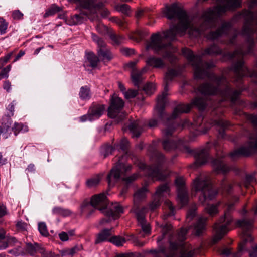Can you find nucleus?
<instances>
[{
  "label": "nucleus",
  "instance_id": "nucleus-1",
  "mask_svg": "<svg viewBox=\"0 0 257 257\" xmlns=\"http://www.w3.org/2000/svg\"><path fill=\"white\" fill-rule=\"evenodd\" d=\"M182 54L185 57L194 69V76L196 79L207 78L208 82L204 83L198 87V91L205 96L214 97L218 96L221 100L217 102L205 100L201 97H196L190 104L178 105L174 109L169 117L164 113V109L166 101L168 85L169 83L181 74L179 69H170L168 70L164 77V90L157 99L156 111L160 120L167 119L168 121L175 119L183 113L188 112L192 106H196L200 110H203L207 106L218 107L224 106V101H229L234 104L238 100L241 92L245 89L243 87H238L233 90L227 78L224 76H217L214 73L209 72V69L214 66L212 61L203 62L200 55H194L190 49L185 48L182 50Z\"/></svg>",
  "mask_w": 257,
  "mask_h": 257
},
{
  "label": "nucleus",
  "instance_id": "nucleus-2",
  "mask_svg": "<svg viewBox=\"0 0 257 257\" xmlns=\"http://www.w3.org/2000/svg\"><path fill=\"white\" fill-rule=\"evenodd\" d=\"M162 236L158 239L159 245L165 240L169 241L170 247L168 251H166L164 247H160L158 251L151 250L149 252L155 253L154 257H161L160 253H162L166 257H193L199 252L198 249H194L187 243H184L187 230L182 228L178 232L177 236L171 235L170 231L171 230V224H166L162 226Z\"/></svg>",
  "mask_w": 257,
  "mask_h": 257
},
{
  "label": "nucleus",
  "instance_id": "nucleus-3",
  "mask_svg": "<svg viewBox=\"0 0 257 257\" xmlns=\"http://www.w3.org/2000/svg\"><path fill=\"white\" fill-rule=\"evenodd\" d=\"M247 53V50L243 51L241 48H239L235 50L233 53L228 52L225 54L217 45L213 44L205 49L203 54L209 55H223L230 59L236 58L237 61L232 66L229 70V72L233 73L235 81L240 83L243 77L248 76L252 78L254 83H257V72L254 70L250 71L245 66L243 61L241 60L243 56L250 54Z\"/></svg>",
  "mask_w": 257,
  "mask_h": 257
},
{
  "label": "nucleus",
  "instance_id": "nucleus-4",
  "mask_svg": "<svg viewBox=\"0 0 257 257\" xmlns=\"http://www.w3.org/2000/svg\"><path fill=\"white\" fill-rule=\"evenodd\" d=\"M247 5L250 10L244 9L238 12L232 18V21H237L241 18L244 19V22L240 34L246 38L248 43L247 53L252 54L254 46L252 35L256 32L257 29V10L252 13L250 10L257 6V0H249Z\"/></svg>",
  "mask_w": 257,
  "mask_h": 257
},
{
  "label": "nucleus",
  "instance_id": "nucleus-5",
  "mask_svg": "<svg viewBox=\"0 0 257 257\" xmlns=\"http://www.w3.org/2000/svg\"><path fill=\"white\" fill-rule=\"evenodd\" d=\"M94 0H83L81 1V12L79 14H75L69 17L67 21V24L77 25L83 23L87 20V18L93 21L98 19V16L96 14L97 10L102 5L100 3L95 7Z\"/></svg>",
  "mask_w": 257,
  "mask_h": 257
},
{
  "label": "nucleus",
  "instance_id": "nucleus-6",
  "mask_svg": "<svg viewBox=\"0 0 257 257\" xmlns=\"http://www.w3.org/2000/svg\"><path fill=\"white\" fill-rule=\"evenodd\" d=\"M239 198L234 196L233 201L227 204V209L224 213V216L220 218L218 222L216 223L213 227L216 233L212 239V243H216L222 239L223 236L229 231L228 226L233 221L230 212L234 210L235 204L238 202Z\"/></svg>",
  "mask_w": 257,
  "mask_h": 257
},
{
  "label": "nucleus",
  "instance_id": "nucleus-7",
  "mask_svg": "<svg viewBox=\"0 0 257 257\" xmlns=\"http://www.w3.org/2000/svg\"><path fill=\"white\" fill-rule=\"evenodd\" d=\"M147 189L146 186L143 187L138 190L134 194V211L135 213L136 217L138 221L139 225L141 227L143 234L140 233L141 236L144 237V234H149L151 232V227L150 224L147 222L145 218V215L148 211V209L146 207H144L140 209L138 207V203L141 200L144 199L146 196Z\"/></svg>",
  "mask_w": 257,
  "mask_h": 257
},
{
  "label": "nucleus",
  "instance_id": "nucleus-8",
  "mask_svg": "<svg viewBox=\"0 0 257 257\" xmlns=\"http://www.w3.org/2000/svg\"><path fill=\"white\" fill-rule=\"evenodd\" d=\"M131 168L132 166L131 165H126L122 162V159H119L116 165L111 169L110 173L107 175V180L109 186H113L115 183L120 179H122L126 184H129L136 180L139 176L137 173L124 177L125 173L130 171Z\"/></svg>",
  "mask_w": 257,
  "mask_h": 257
},
{
  "label": "nucleus",
  "instance_id": "nucleus-9",
  "mask_svg": "<svg viewBox=\"0 0 257 257\" xmlns=\"http://www.w3.org/2000/svg\"><path fill=\"white\" fill-rule=\"evenodd\" d=\"M193 189L196 192H201L202 196L199 197V201L202 203L207 199H213L218 194V191L212 189L210 178L206 175H201L194 180Z\"/></svg>",
  "mask_w": 257,
  "mask_h": 257
},
{
  "label": "nucleus",
  "instance_id": "nucleus-10",
  "mask_svg": "<svg viewBox=\"0 0 257 257\" xmlns=\"http://www.w3.org/2000/svg\"><path fill=\"white\" fill-rule=\"evenodd\" d=\"M236 223L237 226L242 229L243 241L239 244L238 251L233 254V257H241L247 251L246 243L252 242L253 240L250 233L253 228V220L244 218L241 220H238Z\"/></svg>",
  "mask_w": 257,
  "mask_h": 257
},
{
  "label": "nucleus",
  "instance_id": "nucleus-11",
  "mask_svg": "<svg viewBox=\"0 0 257 257\" xmlns=\"http://www.w3.org/2000/svg\"><path fill=\"white\" fill-rule=\"evenodd\" d=\"M107 205L106 196L104 193H100L93 195L90 202L87 200L84 201L81 205V212L89 217L93 213L95 209L101 211L103 213Z\"/></svg>",
  "mask_w": 257,
  "mask_h": 257
},
{
  "label": "nucleus",
  "instance_id": "nucleus-12",
  "mask_svg": "<svg viewBox=\"0 0 257 257\" xmlns=\"http://www.w3.org/2000/svg\"><path fill=\"white\" fill-rule=\"evenodd\" d=\"M156 160V163L153 166H146L145 164L141 163L139 167L145 171L148 177L158 180H163L168 175L167 173L162 171V165L165 161L164 156L162 153L157 152Z\"/></svg>",
  "mask_w": 257,
  "mask_h": 257
},
{
  "label": "nucleus",
  "instance_id": "nucleus-13",
  "mask_svg": "<svg viewBox=\"0 0 257 257\" xmlns=\"http://www.w3.org/2000/svg\"><path fill=\"white\" fill-rule=\"evenodd\" d=\"M203 121V118L201 116H198L194 121L193 125L197 127L198 131L205 134L212 125H216L219 127L218 130L219 137L222 139L226 138L225 130L230 125V123L228 121H225L222 118H219L218 119L211 120L210 122L202 124Z\"/></svg>",
  "mask_w": 257,
  "mask_h": 257
},
{
  "label": "nucleus",
  "instance_id": "nucleus-14",
  "mask_svg": "<svg viewBox=\"0 0 257 257\" xmlns=\"http://www.w3.org/2000/svg\"><path fill=\"white\" fill-rule=\"evenodd\" d=\"M257 151V130L249 136V141L237 150L230 153V156L234 160L241 156H248Z\"/></svg>",
  "mask_w": 257,
  "mask_h": 257
},
{
  "label": "nucleus",
  "instance_id": "nucleus-15",
  "mask_svg": "<svg viewBox=\"0 0 257 257\" xmlns=\"http://www.w3.org/2000/svg\"><path fill=\"white\" fill-rule=\"evenodd\" d=\"M123 106V100L120 98L113 95L108 110V116L112 118L117 117L118 122L121 121L125 116L124 113L120 112Z\"/></svg>",
  "mask_w": 257,
  "mask_h": 257
},
{
  "label": "nucleus",
  "instance_id": "nucleus-16",
  "mask_svg": "<svg viewBox=\"0 0 257 257\" xmlns=\"http://www.w3.org/2000/svg\"><path fill=\"white\" fill-rule=\"evenodd\" d=\"M123 213V208L122 206L119 203H113L108 208L106 207L103 211L104 215L108 218L102 219L100 221V223L103 224L110 222L111 219H117Z\"/></svg>",
  "mask_w": 257,
  "mask_h": 257
},
{
  "label": "nucleus",
  "instance_id": "nucleus-17",
  "mask_svg": "<svg viewBox=\"0 0 257 257\" xmlns=\"http://www.w3.org/2000/svg\"><path fill=\"white\" fill-rule=\"evenodd\" d=\"M213 145L216 151L217 158L213 159L211 161V164L213 168V170L217 173H225L228 172L230 168L226 164L224 163L222 159V157L225 155L222 154L220 148H219V143L218 141L214 142Z\"/></svg>",
  "mask_w": 257,
  "mask_h": 257
},
{
  "label": "nucleus",
  "instance_id": "nucleus-18",
  "mask_svg": "<svg viewBox=\"0 0 257 257\" xmlns=\"http://www.w3.org/2000/svg\"><path fill=\"white\" fill-rule=\"evenodd\" d=\"M91 36L93 40L97 45V51L98 57L104 61H109L111 60L113 56L105 42L93 33L91 34Z\"/></svg>",
  "mask_w": 257,
  "mask_h": 257
},
{
  "label": "nucleus",
  "instance_id": "nucleus-19",
  "mask_svg": "<svg viewBox=\"0 0 257 257\" xmlns=\"http://www.w3.org/2000/svg\"><path fill=\"white\" fill-rule=\"evenodd\" d=\"M170 188L168 184H164L159 186L153 196V200L149 204V208L153 211L158 207L161 203L162 198L169 195Z\"/></svg>",
  "mask_w": 257,
  "mask_h": 257
},
{
  "label": "nucleus",
  "instance_id": "nucleus-20",
  "mask_svg": "<svg viewBox=\"0 0 257 257\" xmlns=\"http://www.w3.org/2000/svg\"><path fill=\"white\" fill-rule=\"evenodd\" d=\"M174 125L175 124H173L171 126H168L163 131L164 139L162 141V145L164 149L166 151H169L178 147L181 142L179 141V142L177 143L176 142L169 138L175 130Z\"/></svg>",
  "mask_w": 257,
  "mask_h": 257
},
{
  "label": "nucleus",
  "instance_id": "nucleus-21",
  "mask_svg": "<svg viewBox=\"0 0 257 257\" xmlns=\"http://www.w3.org/2000/svg\"><path fill=\"white\" fill-rule=\"evenodd\" d=\"M186 152L193 154L197 165H202L207 162L209 159L208 149L205 148L200 150H192L188 147L185 148Z\"/></svg>",
  "mask_w": 257,
  "mask_h": 257
},
{
  "label": "nucleus",
  "instance_id": "nucleus-22",
  "mask_svg": "<svg viewBox=\"0 0 257 257\" xmlns=\"http://www.w3.org/2000/svg\"><path fill=\"white\" fill-rule=\"evenodd\" d=\"M232 26L231 22H223L216 31L210 32L207 35V38L210 40L217 39L223 35L227 34Z\"/></svg>",
  "mask_w": 257,
  "mask_h": 257
},
{
  "label": "nucleus",
  "instance_id": "nucleus-23",
  "mask_svg": "<svg viewBox=\"0 0 257 257\" xmlns=\"http://www.w3.org/2000/svg\"><path fill=\"white\" fill-rule=\"evenodd\" d=\"M175 183L177 188L178 199L182 205H185L188 199L187 191L184 186V180L182 177L177 178Z\"/></svg>",
  "mask_w": 257,
  "mask_h": 257
},
{
  "label": "nucleus",
  "instance_id": "nucleus-24",
  "mask_svg": "<svg viewBox=\"0 0 257 257\" xmlns=\"http://www.w3.org/2000/svg\"><path fill=\"white\" fill-rule=\"evenodd\" d=\"M96 29L100 33L102 34H108L114 45H119L124 40L123 36L114 33L110 29L103 24H100L97 25Z\"/></svg>",
  "mask_w": 257,
  "mask_h": 257
},
{
  "label": "nucleus",
  "instance_id": "nucleus-25",
  "mask_svg": "<svg viewBox=\"0 0 257 257\" xmlns=\"http://www.w3.org/2000/svg\"><path fill=\"white\" fill-rule=\"evenodd\" d=\"M104 109L103 105L93 104L88 111L91 117L90 119L93 120L99 118L103 114Z\"/></svg>",
  "mask_w": 257,
  "mask_h": 257
},
{
  "label": "nucleus",
  "instance_id": "nucleus-26",
  "mask_svg": "<svg viewBox=\"0 0 257 257\" xmlns=\"http://www.w3.org/2000/svg\"><path fill=\"white\" fill-rule=\"evenodd\" d=\"M112 228L104 229L98 235L95 241V244H98L102 242L108 241L111 237Z\"/></svg>",
  "mask_w": 257,
  "mask_h": 257
},
{
  "label": "nucleus",
  "instance_id": "nucleus-27",
  "mask_svg": "<svg viewBox=\"0 0 257 257\" xmlns=\"http://www.w3.org/2000/svg\"><path fill=\"white\" fill-rule=\"evenodd\" d=\"M207 220V218L204 217H201L199 218L194 226V231L196 235H201L205 230Z\"/></svg>",
  "mask_w": 257,
  "mask_h": 257
},
{
  "label": "nucleus",
  "instance_id": "nucleus-28",
  "mask_svg": "<svg viewBox=\"0 0 257 257\" xmlns=\"http://www.w3.org/2000/svg\"><path fill=\"white\" fill-rule=\"evenodd\" d=\"M42 247L41 245L37 243H27L25 247L26 254H29L31 256H34L37 253H40Z\"/></svg>",
  "mask_w": 257,
  "mask_h": 257
},
{
  "label": "nucleus",
  "instance_id": "nucleus-29",
  "mask_svg": "<svg viewBox=\"0 0 257 257\" xmlns=\"http://www.w3.org/2000/svg\"><path fill=\"white\" fill-rule=\"evenodd\" d=\"M146 63L149 66L157 68H161L165 66V63L161 58L155 56L149 57Z\"/></svg>",
  "mask_w": 257,
  "mask_h": 257
},
{
  "label": "nucleus",
  "instance_id": "nucleus-30",
  "mask_svg": "<svg viewBox=\"0 0 257 257\" xmlns=\"http://www.w3.org/2000/svg\"><path fill=\"white\" fill-rule=\"evenodd\" d=\"M146 71L145 68L142 69L140 71L137 70H133L131 73V78L134 84L139 87V85L141 83L143 78L142 75L143 73Z\"/></svg>",
  "mask_w": 257,
  "mask_h": 257
},
{
  "label": "nucleus",
  "instance_id": "nucleus-31",
  "mask_svg": "<svg viewBox=\"0 0 257 257\" xmlns=\"http://www.w3.org/2000/svg\"><path fill=\"white\" fill-rule=\"evenodd\" d=\"M140 122L135 121L131 123L129 125V130L133 134V137H139L141 135L142 129L141 127Z\"/></svg>",
  "mask_w": 257,
  "mask_h": 257
},
{
  "label": "nucleus",
  "instance_id": "nucleus-32",
  "mask_svg": "<svg viewBox=\"0 0 257 257\" xmlns=\"http://www.w3.org/2000/svg\"><path fill=\"white\" fill-rule=\"evenodd\" d=\"M12 123V120L11 118H6L3 119V122L1 125H0V135L4 134L5 138H7L8 136L6 134L10 131V127Z\"/></svg>",
  "mask_w": 257,
  "mask_h": 257
},
{
  "label": "nucleus",
  "instance_id": "nucleus-33",
  "mask_svg": "<svg viewBox=\"0 0 257 257\" xmlns=\"http://www.w3.org/2000/svg\"><path fill=\"white\" fill-rule=\"evenodd\" d=\"M221 203V202H218L215 204H208L205 210L210 216H214L218 213V208Z\"/></svg>",
  "mask_w": 257,
  "mask_h": 257
},
{
  "label": "nucleus",
  "instance_id": "nucleus-34",
  "mask_svg": "<svg viewBox=\"0 0 257 257\" xmlns=\"http://www.w3.org/2000/svg\"><path fill=\"white\" fill-rule=\"evenodd\" d=\"M86 57L90 63V66L93 68H95L99 61L98 57L92 52H89L86 54Z\"/></svg>",
  "mask_w": 257,
  "mask_h": 257
},
{
  "label": "nucleus",
  "instance_id": "nucleus-35",
  "mask_svg": "<svg viewBox=\"0 0 257 257\" xmlns=\"http://www.w3.org/2000/svg\"><path fill=\"white\" fill-rule=\"evenodd\" d=\"M53 213L55 215H60L63 217H67L70 215L72 212L66 209H64L60 207H55L53 209Z\"/></svg>",
  "mask_w": 257,
  "mask_h": 257
},
{
  "label": "nucleus",
  "instance_id": "nucleus-36",
  "mask_svg": "<svg viewBox=\"0 0 257 257\" xmlns=\"http://www.w3.org/2000/svg\"><path fill=\"white\" fill-rule=\"evenodd\" d=\"M79 97L82 100H88L91 97L90 88L87 86L81 87L79 93Z\"/></svg>",
  "mask_w": 257,
  "mask_h": 257
},
{
  "label": "nucleus",
  "instance_id": "nucleus-37",
  "mask_svg": "<svg viewBox=\"0 0 257 257\" xmlns=\"http://www.w3.org/2000/svg\"><path fill=\"white\" fill-rule=\"evenodd\" d=\"M94 2H94L95 7L97 6L100 3L102 4V5L100 7V8H99V9H98V10H97V11L96 12V14L97 15H98V12L100 13L101 17L103 18H106L107 16H108L109 15L110 12L108 10V9H107L106 8L104 7V4L102 2H97V0H94ZM98 16L99 17V16ZM98 20H99V19L97 21H98Z\"/></svg>",
  "mask_w": 257,
  "mask_h": 257
},
{
  "label": "nucleus",
  "instance_id": "nucleus-38",
  "mask_svg": "<svg viewBox=\"0 0 257 257\" xmlns=\"http://www.w3.org/2000/svg\"><path fill=\"white\" fill-rule=\"evenodd\" d=\"M109 242L117 246H122L126 242L125 238L120 236H113L109 238Z\"/></svg>",
  "mask_w": 257,
  "mask_h": 257
},
{
  "label": "nucleus",
  "instance_id": "nucleus-39",
  "mask_svg": "<svg viewBox=\"0 0 257 257\" xmlns=\"http://www.w3.org/2000/svg\"><path fill=\"white\" fill-rule=\"evenodd\" d=\"M61 10V9L60 7H58L55 4H53L46 10V12L44 15V18H46L49 16H53Z\"/></svg>",
  "mask_w": 257,
  "mask_h": 257
},
{
  "label": "nucleus",
  "instance_id": "nucleus-40",
  "mask_svg": "<svg viewBox=\"0 0 257 257\" xmlns=\"http://www.w3.org/2000/svg\"><path fill=\"white\" fill-rule=\"evenodd\" d=\"M28 127L27 126L23 125L22 123L15 122L14 126L12 127V130L15 136L21 131L22 132H27L28 131Z\"/></svg>",
  "mask_w": 257,
  "mask_h": 257
},
{
  "label": "nucleus",
  "instance_id": "nucleus-41",
  "mask_svg": "<svg viewBox=\"0 0 257 257\" xmlns=\"http://www.w3.org/2000/svg\"><path fill=\"white\" fill-rule=\"evenodd\" d=\"M233 185L228 183L225 179H224L220 184V191H225L227 193H230Z\"/></svg>",
  "mask_w": 257,
  "mask_h": 257
},
{
  "label": "nucleus",
  "instance_id": "nucleus-42",
  "mask_svg": "<svg viewBox=\"0 0 257 257\" xmlns=\"http://www.w3.org/2000/svg\"><path fill=\"white\" fill-rule=\"evenodd\" d=\"M100 177L98 176L92 177L86 182L87 186L89 187H93L96 186L100 182Z\"/></svg>",
  "mask_w": 257,
  "mask_h": 257
},
{
  "label": "nucleus",
  "instance_id": "nucleus-43",
  "mask_svg": "<svg viewBox=\"0 0 257 257\" xmlns=\"http://www.w3.org/2000/svg\"><path fill=\"white\" fill-rule=\"evenodd\" d=\"M9 23L3 17H0V34L3 35L7 32Z\"/></svg>",
  "mask_w": 257,
  "mask_h": 257
},
{
  "label": "nucleus",
  "instance_id": "nucleus-44",
  "mask_svg": "<svg viewBox=\"0 0 257 257\" xmlns=\"http://www.w3.org/2000/svg\"><path fill=\"white\" fill-rule=\"evenodd\" d=\"M244 117L254 126L257 127V115L244 113Z\"/></svg>",
  "mask_w": 257,
  "mask_h": 257
},
{
  "label": "nucleus",
  "instance_id": "nucleus-45",
  "mask_svg": "<svg viewBox=\"0 0 257 257\" xmlns=\"http://www.w3.org/2000/svg\"><path fill=\"white\" fill-rule=\"evenodd\" d=\"M165 205L168 209V212L166 214L167 217L172 216L175 215V209L172 206L171 202L169 200H166L165 201Z\"/></svg>",
  "mask_w": 257,
  "mask_h": 257
},
{
  "label": "nucleus",
  "instance_id": "nucleus-46",
  "mask_svg": "<svg viewBox=\"0 0 257 257\" xmlns=\"http://www.w3.org/2000/svg\"><path fill=\"white\" fill-rule=\"evenodd\" d=\"M156 89L155 84L152 83H148L144 86V90L148 94H152Z\"/></svg>",
  "mask_w": 257,
  "mask_h": 257
},
{
  "label": "nucleus",
  "instance_id": "nucleus-47",
  "mask_svg": "<svg viewBox=\"0 0 257 257\" xmlns=\"http://www.w3.org/2000/svg\"><path fill=\"white\" fill-rule=\"evenodd\" d=\"M116 10L122 13L128 15L130 11V7L126 4L118 5L115 7Z\"/></svg>",
  "mask_w": 257,
  "mask_h": 257
},
{
  "label": "nucleus",
  "instance_id": "nucleus-48",
  "mask_svg": "<svg viewBox=\"0 0 257 257\" xmlns=\"http://www.w3.org/2000/svg\"><path fill=\"white\" fill-rule=\"evenodd\" d=\"M38 229L40 233L44 236H47L49 235V233L47 229V226L45 223L41 222L39 223Z\"/></svg>",
  "mask_w": 257,
  "mask_h": 257
},
{
  "label": "nucleus",
  "instance_id": "nucleus-49",
  "mask_svg": "<svg viewBox=\"0 0 257 257\" xmlns=\"http://www.w3.org/2000/svg\"><path fill=\"white\" fill-rule=\"evenodd\" d=\"M128 240H132L135 246L142 247L144 245V242L140 241L138 238L135 236L133 234H131L128 236Z\"/></svg>",
  "mask_w": 257,
  "mask_h": 257
},
{
  "label": "nucleus",
  "instance_id": "nucleus-50",
  "mask_svg": "<svg viewBox=\"0 0 257 257\" xmlns=\"http://www.w3.org/2000/svg\"><path fill=\"white\" fill-rule=\"evenodd\" d=\"M40 253L42 257H57L58 256L52 251H46L43 246L40 250Z\"/></svg>",
  "mask_w": 257,
  "mask_h": 257
},
{
  "label": "nucleus",
  "instance_id": "nucleus-51",
  "mask_svg": "<svg viewBox=\"0 0 257 257\" xmlns=\"http://www.w3.org/2000/svg\"><path fill=\"white\" fill-rule=\"evenodd\" d=\"M119 146L122 151L126 152L129 146L128 141L125 138H122L119 143Z\"/></svg>",
  "mask_w": 257,
  "mask_h": 257
},
{
  "label": "nucleus",
  "instance_id": "nucleus-52",
  "mask_svg": "<svg viewBox=\"0 0 257 257\" xmlns=\"http://www.w3.org/2000/svg\"><path fill=\"white\" fill-rule=\"evenodd\" d=\"M11 65H8L6 67L3 68L0 73V79L2 78H8L9 76V72L11 70Z\"/></svg>",
  "mask_w": 257,
  "mask_h": 257
},
{
  "label": "nucleus",
  "instance_id": "nucleus-53",
  "mask_svg": "<svg viewBox=\"0 0 257 257\" xmlns=\"http://www.w3.org/2000/svg\"><path fill=\"white\" fill-rule=\"evenodd\" d=\"M124 95L126 99H130L134 98L138 94V92L137 90H128L127 91H125L123 92Z\"/></svg>",
  "mask_w": 257,
  "mask_h": 257
},
{
  "label": "nucleus",
  "instance_id": "nucleus-54",
  "mask_svg": "<svg viewBox=\"0 0 257 257\" xmlns=\"http://www.w3.org/2000/svg\"><path fill=\"white\" fill-rule=\"evenodd\" d=\"M255 174H250L246 175V182L244 184V186L245 187H248V185L250 183H253V182L255 181V179L254 177Z\"/></svg>",
  "mask_w": 257,
  "mask_h": 257
},
{
  "label": "nucleus",
  "instance_id": "nucleus-55",
  "mask_svg": "<svg viewBox=\"0 0 257 257\" xmlns=\"http://www.w3.org/2000/svg\"><path fill=\"white\" fill-rule=\"evenodd\" d=\"M12 17L14 19L21 20L23 18V14L19 10H15L12 13Z\"/></svg>",
  "mask_w": 257,
  "mask_h": 257
},
{
  "label": "nucleus",
  "instance_id": "nucleus-56",
  "mask_svg": "<svg viewBox=\"0 0 257 257\" xmlns=\"http://www.w3.org/2000/svg\"><path fill=\"white\" fill-rule=\"evenodd\" d=\"M9 214L6 206L4 204L0 205V218Z\"/></svg>",
  "mask_w": 257,
  "mask_h": 257
},
{
  "label": "nucleus",
  "instance_id": "nucleus-57",
  "mask_svg": "<svg viewBox=\"0 0 257 257\" xmlns=\"http://www.w3.org/2000/svg\"><path fill=\"white\" fill-rule=\"evenodd\" d=\"M219 252H220V254L225 255L226 256H228L231 253V249L227 247L220 248L219 249Z\"/></svg>",
  "mask_w": 257,
  "mask_h": 257
},
{
  "label": "nucleus",
  "instance_id": "nucleus-58",
  "mask_svg": "<svg viewBox=\"0 0 257 257\" xmlns=\"http://www.w3.org/2000/svg\"><path fill=\"white\" fill-rule=\"evenodd\" d=\"M8 243V246L16 245L17 244H20V243L15 237H10L7 240Z\"/></svg>",
  "mask_w": 257,
  "mask_h": 257
},
{
  "label": "nucleus",
  "instance_id": "nucleus-59",
  "mask_svg": "<svg viewBox=\"0 0 257 257\" xmlns=\"http://www.w3.org/2000/svg\"><path fill=\"white\" fill-rule=\"evenodd\" d=\"M82 249V246L81 245L79 246H75L74 247L69 249V255H73L76 252L81 250Z\"/></svg>",
  "mask_w": 257,
  "mask_h": 257
},
{
  "label": "nucleus",
  "instance_id": "nucleus-60",
  "mask_svg": "<svg viewBox=\"0 0 257 257\" xmlns=\"http://www.w3.org/2000/svg\"><path fill=\"white\" fill-rule=\"evenodd\" d=\"M12 53H9L7 54L6 56L3 58H0V65L3 66L5 65L7 62L9 61V60L10 59Z\"/></svg>",
  "mask_w": 257,
  "mask_h": 257
},
{
  "label": "nucleus",
  "instance_id": "nucleus-61",
  "mask_svg": "<svg viewBox=\"0 0 257 257\" xmlns=\"http://www.w3.org/2000/svg\"><path fill=\"white\" fill-rule=\"evenodd\" d=\"M250 257H257V244L248 251Z\"/></svg>",
  "mask_w": 257,
  "mask_h": 257
},
{
  "label": "nucleus",
  "instance_id": "nucleus-62",
  "mask_svg": "<svg viewBox=\"0 0 257 257\" xmlns=\"http://www.w3.org/2000/svg\"><path fill=\"white\" fill-rule=\"evenodd\" d=\"M196 212L195 209L190 210L187 215V220L190 221L195 216Z\"/></svg>",
  "mask_w": 257,
  "mask_h": 257
},
{
  "label": "nucleus",
  "instance_id": "nucleus-63",
  "mask_svg": "<svg viewBox=\"0 0 257 257\" xmlns=\"http://www.w3.org/2000/svg\"><path fill=\"white\" fill-rule=\"evenodd\" d=\"M16 245H17V247L16 248L17 255L24 256L26 255L25 249H22L19 245L17 244Z\"/></svg>",
  "mask_w": 257,
  "mask_h": 257
},
{
  "label": "nucleus",
  "instance_id": "nucleus-64",
  "mask_svg": "<svg viewBox=\"0 0 257 257\" xmlns=\"http://www.w3.org/2000/svg\"><path fill=\"white\" fill-rule=\"evenodd\" d=\"M60 239L62 241H66L69 239L68 235L65 232H62L59 234Z\"/></svg>",
  "mask_w": 257,
  "mask_h": 257
}]
</instances>
